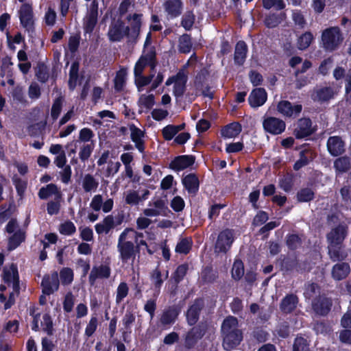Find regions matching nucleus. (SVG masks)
<instances>
[{"label": "nucleus", "instance_id": "f257e3e1", "mask_svg": "<svg viewBox=\"0 0 351 351\" xmlns=\"http://www.w3.org/2000/svg\"><path fill=\"white\" fill-rule=\"evenodd\" d=\"M138 236H141V234L132 228H126L120 234L117 248L120 254V258L123 263H127L135 258L133 240L137 242Z\"/></svg>", "mask_w": 351, "mask_h": 351}, {"label": "nucleus", "instance_id": "f03ea898", "mask_svg": "<svg viewBox=\"0 0 351 351\" xmlns=\"http://www.w3.org/2000/svg\"><path fill=\"white\" fill-rule=\"evenodd\" d=\"M346 235V228L339 225L333 228L328 234V253L330 258L334 261L343 259L345 254L341 251V245Z\"/></svg>", "mask_w": 351, "mask_h": 351}, {"label": "nucleus", "instance_id": "7ed1b4c3", "mask_svg": "<svg viewBox=\"0 0 351 351\" xmlns=\"http://www.w3.org/2000/svg\"><path fill=\"white\" fill-rule=\"evenodd\" d=\"M3 279L8 286L12 287V293H10L8 301L5 302V298L3 294H0V302H5L4 308L8 309L14 303V295L18 293L19 289V275L16 267L14 265H11L10 267H5L3 269Z\"/></svg>", "mask_w": 351, "mask_h": 351}, {"label": "nucleus", "instance_id": "20e7f679", "mask_svg": "<svg viewBox=\"0 0 351 351\" xmlns=\"http://www.w3.org/2000/svg\"><path fill=\"white\" fill-rule=\"evenodd\" d=\"M322 44L328 51L335 50L342 43L343 37L339 27L326 29L322 35Z\"/></svg>", "mask_w": 351, "mask_h": 351}, {"label": "nucleus", "instance_id": "39448f33", "mask_svg": "<svg viewBox=\"0 0 351 351\" xmlns=\"http://www.w3.org/2000/svg\"><path fill=\"white\" fill-rule=\"evenodd\" d=\"M187 75L184 69L179 71L176 75L169 77L165 82L166 86L173 84V95L176 97L183 95L187 82Z\"/></svg>", "mask_w": 351, "mask_h": 351}, {"label": "nucleus", "instance_id": "423d86ee", "mask_svg": "<svg viewBox=\"0 0 351 351\" xmlns=\"http://www.w3.org/2000/svg\"><path fill=\"white\" fill-rule=\"evenodd\" d=\"M234 232L232 230L226 229L221 232L218 236L215 251L217 252H226L231 247L234 241Z\"/></svg>", "mask_w": 351, "mask_h": 351}, {"label": "nucleus", "instance_id": "0eeeda50", "mask_svg": "<svg viewBox=\"0 0 351 351\" xmlns=\"http://www.w3.org/2000/svg\"><path fill=\"white\" fill-rule=\"evenodd\" d=\"M264 130L274 135H278L282 133L286 128L284 121L274 117H269L264 119L263 122Z\"/></svg>", "mask_w": 351, "mask_h": 351}, {"label": "nucleus", "instance_id": "6e6552de", "mask_svg": "<svg viewBox=\"0 0 351 351\" xmlns=\"http://www.w3.org/2000/svg\"><path fill=\"white\" fill-rule=\"evenodd\" d=\"M108 35L111 41H120L125 36L130 35L129 28L122 21H114L110 26Z\"/></svg>", "mask_w": 351, "mask_h": 351}, {"label": "nucleus", "instance_id": "1a4fd4ad", "mask_svg": "<svg viewBox=\"0 0 351 351\" xmlns=\"http://www.w3.org/2000/svg\"><path fill=\"white\" fill-rule=\"evenodd\" d=\"M41 285L44 294L50 295L57 291L59 287L58 273L54 271L49 275L45 276L42 280Z\"/></svg>", "mask_w": 351, "mask_h": 351}, {"label": "nucleus", "instance_id": "9d476101", "mask_svg": "<svg viewBox=\"0 0 351 351\" xmlns=\"http://www.w3.org/2000/svg\"><path fill=\"white\" fill-rule=\"evenodd\" d=\"M278 111L285 117H296L302 110V106L297 104L292 106L288 101H281L277 106Z\"/></svg>", "mask_w": 351, "mask_h": 351}, {"label": "nucleus", "instance_id": "9b49d317", "mask_svg": "<svg viewBox=\"0 0 351 351\" xmlns=\"http://www.w3.org/2000/svg\"><path fill=\"white\" fill-rule=\"evenodd\" d=\"M313 132V129L311 120L308 119H301L298 122L294 134L296 138H302L309 136Z\"/></svg>", "mask_w": 351, "mask_h": 351}, {"label": "nucleus", "instance_id": "f8f14e48", "mask_svg": "<svg viewBox=\"0 0 351 351\" xmlns=\"http://www.w3.org/2000/svg\"><path fill=\"white\" fill-rule=\"evenodd\" d=\"M267 98V95L265 89L258 88L254 89L249 97V103L253 108H257L263 106Z\"/></svg>", "mask_w": 351, "mask_h": 351}, {"label": "nucleus", "instance_id": "ddd939ff", "mask_svg": "<svg viewBox=\"0 0 351 351\" xmlns=\"http://www.w3.org/2000/svg\"><path fill=\"white\" fill-rule=\"evenodd\" d=\"M149 195V191L145 190L141 195H140L136 191L129 190L125 193V203L134 206L138 204L141 202L146 200Z\"/></svg>", "mask_w": 351, "mask_h": 351}, {"label": "nucleus", "instance_id": "4468645a", "mask_svg": "<svg viewBox=\"0 0 351 351\" xmlns=\"http://www.w3.org/2000/svg\"><path fill=\"white\" fill-rule=\"evenodd\" d=\"M223 346L226 350H231L236 348L243 339L241 332H234L231 333L223 334Z\"/></svg>", "mask_w": 351, "mask_h": 351}, {"label": "nucleus", "instance_id": "2eb2a0df", "mask_svg": "<svg viewBox=\"0 0 351 351\" xmlns=\"http://www.w3.org/2000/svg\"><path fill=\"white\" fill-rule=\"evenodd\" d=\"M93 137L94 133L93 130L88 128H84L79 132V139L77 141H73L70 143H68L67 147L73 146V147L71 149L70 152L71 154H75L77 143L79 142L88 143V142L91 141Z\"/></svg>", "mask_w": 351, "mask_h": 351}, {"label": "nucleus", "instance_id": "dca6fc26", "mask_svg": "<svg viewBox=\"0 0 351 351\" xmlns=\"http://www.w3.org/2000/svg\"><path fill=\"white\" fill-rule=\"evenodd\" d=\"M21 23L25 28H29L33 24L32 8L29 4L24 3L19 10Z\"/></svg>", "mask_w": 351, "mask_h": 351}, {"label": "nucleus", "instance_id": "f3484780", "mask_svg": "<svg viewBox=\"0 0 351 351\" xmlns=\"http://www.w3.org/2000/svg\"><path fill=\"white\" fill-rule=\"evenodd\" d=\"M155 58V53L150 50L147 53L144 51L143 55L140 58L134 66V75L142 74L145 66L152 64Z\"/></svg>", "mask_w": 351, "mask_h": 351}, {"label": "nucleus", "instance_id": "a211bd4d", "mask_svg": "<svg viewBox=\"0 0 351 351\" xmlns=\"http://www.w3.org/2000/svg\"><path fill=\"white\" fill-rule=\"evenodd\" d=\"M148 208L144 209L143 214L146 217H156L162 214L165 210V204L160 199H156L149 204Z\"/></svg>", "mask_w": 351, "mask_h": 351}, {"label": "nucleus", "instance_id": "6ab92c4d", "mask_svg": "<svg viewBox=\"0 0 351 351\" xmlns=\"http://www.w3.org/2000/svg\"><path fill=\"white\" fill-rule=\"evenodd\" d=\"M204 305L202 300H197L190 306L186 313V319L190 325L196 323L198 319L199 313Z\"/></svg>", "mask_w": 351, "mask_h": 351}, {"label": "nucleus", "instance_id": "aec40b11", "mask_svg": "<svg viewBox=\"0 0 351 351\" xmlns=\"http://www.w3.org/2000/svg\"><path fill=\"white\" fill-rule=\"evenodd\" d=\"M327 147L329 152L332 156H338L344 151V144L341 138L331 136L327 142Z\"/></svg>", "mask_w": 351, "mask_h": 351}, {"label": "nucleus", "instance_id": "412c9836", "mask_svg": "<svg viewBox=\"0 0 351 351\" xmlns=\"http://www.w3.org/2000/svg\"><path fill=\"white\" fill-rule=\"evenodd\" d=\"M154 104V96L152 94H142L138 101L139 113L148 112Z\"/></svg>", "mask_w": 351, "mask_h": 351}, {"label": "nucleus", "instance_id": "4be33fe9", "mask_svg": "<svg viewBox=\"0 0 351 351\" xmlns=\"http://www.w3.org/2000/svg\"><path fill=\"white\" fill-rule=\"evenodd\" d=\"M131 138L133 142L135 143L136 147L141 152H143L144 150L143 146V138H144V132L141 129L138 128L134 125H131L130 126Z\"/></svg>", "mask_w": 351, "mask_h": 351}, {"label": "nucleus", "instance_id": "5701e85b", "mask_svg": "<svg viewBox=\"0 0 351 351\" xmlns=\"http://www.w3.org/2000/svg\"><path fill=\"white\" fill-rule=\"evenodd\" d=\"M194 163L193 156H181L176 158L171 163V167L176 170H182L189 167Z\"/></svg>", "mask_w": 351, "mask_h": 351}, {"label": "nucleus", "instance_id": "b1692460", "mask_svg": "<svg viewBox=\"0 0 351 351\" xmlns=\"http://www.w3.org/2000/svg\"><path fill=\"white\" fill-rule=\"evenodd\" d=\"M350 271V268L348 263H337L333 267L332 275L334 279L340 280L346 278L349 274Z\"/></svg>", "mask_w": 351, "mask_h": 351}, {"label": "nucleus", "instance_id": "393cba45", "mask_svg": "<svg viewBox=\"0 0 351 351\" xmlns=\"http://www.w3.org/2000/svg\"><path fill=\"white\" fill-rule=\"evenodd\" d=\"M182 184L190 193H196L199 189L198 178L194 174H189L182 179Z\"/></svg>", "mask_w": 351, "mask_h": 351}, {"label": "nucleus", "instance_id": "a878e982", "mask_svg": "<svg viewBox=\"0 0 351 351\" xmlns=\"http://www.w3.org/2000/svg\"><path fill=\"white\" fill-rule=\"evenodd\" d=\"M333 95L334 92L330 88L324 87L315 90L311 97L315 101H324L330 99Z\"/></svg>", "mask_w": 351, "mask_h": 351}, {"label": "nucleus", "instance_id": "bb28decb", "mask_svg": "<svg viewBox=\"0 0 351 351\" xmlns=\"http://www.w3.org/2000/svg\"><path fill=\"white\" fill-rule=\"evenodd\" d=\"M114 225V218L112 215H108L104 219L95 225V230L97 234H107L113 228Z\"/></svg>", "mask_w": 351, "mask_h": 351}, {"label": "nucleus", "instance_id": "cd10ccee", "mask_svg": "<svg viewBox=\"0 0 351 351\" xmlns=\"http://www.w3.org/2000/svg\"><path fill=\"white\" fill-rule=\"evenodd\" d=\"M81 184L84 191L89 193L95 192L97 190L99 182L92 175L86 174L82 179Z\"/></svg>", "mask_w": 351, "mask_h": 351}, {"label": "nucleus", "instance_id": "c85d7f7f", "mask_svg": "<svg viewBox=\"0 0 351 351\" xmlns=\"http://www.w3.org/2000/svg\"><path fill=\"white\" fill-rule=\"evenodd\" d=\"M221 331L223 334L241 332L238 328V321L237 318L234 317H227L222 324Z\"/></svg>", "mask_w": 351, "mask_h": 351}, {"label": "nucleus", "instance_id": "c756f323", "mask_svg": "<svg viewBox=\"0 0 351 351\" xmlns=\"http://www.w3.org/2000/svg\"><path fill=\"white\" fill-rule=\"evenodd\" d=\"M165 10L171 17H176L181 13L180 0H167L165 4Z\"/></svg>", "mask_w": 351, "mask_h": 351}, {"label": "nucleus", "instance_id": "7c9ffc66", "mask_svg": "<svg viewBox=\"0 0 351 351\" xmlns=\"http://www.w3.org/2000/svg\"><path fill=\"white\" fill-rule=\"evenodd\" d=\"M241 132V126L238 123H232L221 130V135L228 138L236 137Z\"/></svg>", "mask_w": 351, "mask_h": 351}, {"label": "nucleus", "instance_id": "2f4dec72", "mask_svg": "<svg viewBox=\"0 0 351 351\" xmlns=\"http://www.w3.org/2000/svg\"><path fill=\"white\" fill-rule=\"evenodd\" d=\"M141 14H134L132 16L128 17V21L131 26V30L129 31V34L132 38H134L138 36L141 24Z\"/></svg>", "mask_w": 351, "mask_h": 351}, {"label": "nucleus", "instance_id": "473e14b6", "mask_svg": "<svg viewBox=\"0 0 351 351\" xmlns=\"http://www.w3.org/2000/svg\"><path fill=\"white\" fill-rule=\"evenodd\" d=\"M298 304V298L293 295L285 297L280 305V308L284 313H290L295 309Z\"/></svg>", "mask_w": 351, "mask_h": 351}, {"label": "nucleus", "instance_id": "72a5a7b5", "mask_svg": "<svg viewBox=\"0 0 351 351\" xmlns=\"http://www.w3.org/2000/svg\"><path fill=\"white\" fill-rule=\"evenodd\" d=\"M247 46L243 41L237 43L235 47L234 60L238 64H242L245 59Z\"/></svg>", "mask_w": 351, "mask_h": 351}, {"label": "nucleus", "instance_id": "f704fd0d", "mask_svg": "<svg viewBox=\"0 0 351 351\" xmlns=\"http://www.w3.org/2000/svg\"><path fill=\"white\" fill-rule=\"evenodd\" d=\"M184 128V124L178 125H169L162 129V135L165 140L170 141L174 136Z\"/></svg>", "mask_w": 351, "mask_h": 351}, {"label": "nucleus", "instance_id": "c9c22d12", "mask_svg": "<svg viewBox=\"0 0 351 351\" xmlns=\"http://www.w3.org/2000/svg\"><path fill=\"white\" fill-rule=\"evenodd\" d=\"M97 21V10H92L84 21V29L86 32H91Z\"/></svg>", "mask_w": 351, "mask_h": 351}, {"label": "nucleus", "instance_id": "e433bc0d", "mask_svg": "<svg viewBox=\"0 0 351 351\" xmlns=\"http://www.w3.org/2000/svg\"><path fill=\"white\" fill-rule=\"evenodd\" d=\"M53 195L59 196V191L55 184H50L40 189L38 196L40 199H47Z\"/></svg>", "mask_w": 351, "mask_h": 351}, {"label": "nucleus", "instance_id": "4c0bfd02", "mask_svg": "<svg viewBox=\"0 0 351 351\" xmlns=\"http://www.w3.org/2000/svg\"><path fill=\"white\" fill-rule=\"evenodd\" d=\"M79 64L77 62H73L71 64L69 73V86L70 89H74L78 83V73Z\"/></svg>", "mask_w": 351, "mask_h": 351}, {"label": "nucleus", "instance_id": "58836bf2", "mask_svg": "<svg viewBox=\"0 0 351 351\" xmlns=\"http://www.w3.org/2000/svg\"><path fill=\"white\" fill-rule=\"evenodd\" d=\"M334 167L339 173L345 172L351 167V160L347 157L337 158L334 162Z\"/></svg>", "mask_w": 351, "mask_h": 351}, {"label": "nucleus", "instance_id": "ea45409f", "mask_svg": "<svg viewBox=\"0 0 351 351\" xmlns=\"http://www.w3.org/2000/svg\"><path fill=\"white\" fill-rule=\"evenodd\" d=\"M25 239L24 232L21 230H17L10 238L8 247L10 250L15 249Z\"/></svg>", "mask_w": 351, "mask_h": 351}, {"label": "nucleus", "instance_id": "a19ab883", "mask_svg": "<svg viewBox=\"0 0 351 351\" xmlns=\"http://www.w3.org/2000/svg\"><path fill=\"white\" fill-rule=\"evenodd\" d=\"M110 274V269L108 267H100L98 269H93L90 274V281L93 283L97 277L108 278Z\"/></svg>", "mask_w": 351, "mask_h": 351}, {"label": "nucleus", "instance_id": "79ce46f5", "mask_svg": "<svg viewBox=\"0 0 351 351\" xmlns=\"http://www.w3.org/2000/svg\"><path fill=\"white\" fill-rule=\"evenodd\" d=\"M331 306V302L329 300L324 298L322 301L313 304L314 310L319 314L324 315L328 312Z\"/></svg>", "mask_w": 351, "mask_h": 351}, {"label": "nucleus", "instance_id": "37998d69", "mask_svg": "<svg viewBox=\"0 0 351 351\" xmlns=\"http://www.w3.org/2000/svg\"><path fill=\"white\" fill-rule=\"evenodd\" d=\"M313 40V34L311 32H305L300 36L298 40V47L300 49H305L309 47Z\"/></svg>", "mask_w": 351, "mask_h": 351}, {"label": "nucleus", "instance_id": "c03bdc74", "mask_svg": "<svg viewBox=\"0 0 351 351\" xmlns=\"http://www.w3.org/2000/svg\"><path fill=\"white\" fill-rule=\"evenodd\" d=\"M244 274V267L241 261L236 260L232 269V276L235 280L241 279Z\"/></svg>", "mask_w": 351, "mask_h": 351}, {"label": "nucleus", "instance_id": "a18cd8bd", "mask_svg": "<svg viewBox=\"0 0 351 351\" xmlns=\"http://www.w3.org/2000/svg\"><path fill=\"white\" fill-rule=\"evenodd\" d=\"M94 149V143L93 142L90 143H83L81 146L79 156L82 161L86 160L90 156Z\"/></svg>", "mask_w": 351, "mask_h": 351}, {"label": "nucleus", "instance_id": "49530a36", "mask_svg": "<svg viewBox=\"0 0 351 351\" xmlns=\"http://www.w3.org/2000/svg\"><path fill=\"white\" fill-rule=\"evenodd\" d=\"M203 335L202 330L198 327H195L188 333L186 337V343L189 346Z\"/></svg>", "mask_w": 351, "mask_h": 351}, {"label": "nucleus", "instance_id": "de8ad7c7", "mask_svg": "<svg viewBox=\"0 0 351 351\" xmlns=\"http://www.w3.org/2000/svg\"><path fill=\"white\" fill-rule=\"evenodd\" d=\"M129 287L125 282H121L117 289L116 294V303H121L123 299L128 295Z\"/></svg>", "mask_w": 351, "mask_h": 351}, {"label": "nucleus", "instance_id": "09e8293b", "mask_svg": "<svg viewBox=\"0 0 351 351\" xmlns=\"http://www.w3.org/2000/svg\"><path fill=\"white\" fill-rule=\"evenodd\" d=\"M312 158V154L308 151H304L300 153V158L297 160L294 165V169L299 170L302 167L306 165L310 159Z\"/></svg>", "mask_w": 351, "mask_h": 351}, {"label": "nucleus", "instance_id": "8fccbe9b", "mask_svg": "<svg viewBox=\"0 0 351 351\" xmlns=\"http://www.w3.org/2000/svg\"><path fill=\"white\" fill-rule=\"evenodd\" d=\"M178 315V311L175 308L169 309L165 311L162 317L161 322L163 324H169L173 323Z\"/></svg>", "mask_w": 351, "mask_h": 351}, {"label": "nucleus", "instance_id": "3c124183", "mask_svg": "<svg viewBox=\"0 0 351 351\" xmlns=\"http://www.w3.org/2000/svg\"><path fill=\"white\" fill-rule=\"evenodd\" d=\"M153 75L143 76L142 74L135 75V84L139 92L143 90V88L148 85L152 80Z\"/></svg>", "mask_w": 351, "mask_h": 351}, {"label": "nucleus", "instance_id": "603ef678", "mask_svg": "<svg viewBox=\"0 0 351 351\" xmlns=\"http://www.w3.org/2000/svg\"><path fill=\"white\" fill-rule=\"evenodd\" d=\"M127 72L125 69L119 70L114 78V88L117 90H121L125 84Z\"/></svg>", "mask_w": 351, "mask_h": 351}, {"label": "nucleus", "instance_id": "864d4df0", "mask_svg": "<svg viewBox=\"0 0 351 351\" xmlns=\"http://www.w3.org/2000/svg\"><path fill=\"white\" fill-rule=\"evenodd\" d=\"M191 40L189 35H183L179 39V50L182 53H189L191 48Z\"/></svg>", "mask_w": 351, "mask_h": 351}, {"label": "nucleus", "instance_id": "5fc2aeb1", "mask_svg": "<svg viewBox=\"0 0 351 351\" xmlns=\"http://www.w3.org/2000/svg\"><path fill=\"white\" fill-rule=\"evenodd\" d=\"M76 230L74 223L71 221H65L62 223L59 228V231L64 235H71Z\"/></svg>", "mask_w": 351, "mask_h": 351}, {"label": "nucleus", "instance_id": "6e6d98bb", "mask_svg": "<svg viewBox=\"0 0 351 351\" xmlns=\"http://www.w3.org/2000/svg\"><path fill=\"white\" fill-rule=\"evenodd\" d=\"M191 247V241L189 239H182L176 245V250L178 253L187 254Z\"/></svg>", "mask_w": 351, "mask_h": 351}, {"label": "nucleus", "instance_id": "4d7b16f0", "mask_svg": "<svg viewBox=\"0 0 351 351\" xmlns=\"http://www.w3.org/2000/svg\"><path fill=\"white\" fill-rule=\"evenodd\" d=\"M60 279L63 284L71 283L73 280V272L69 268H64L60 271Z\"/></svg>", "mask_w": 351, "mask_h": 351}, {"label": "nucleus", "instance_id": "13d9d810", "mask_svg": "<svg viewBox=\"0 0 351 351\" xmlns=\"http://www.w3.org/2000/svg\"><path fill=\"white\" fill-rule=\"evenodd\" d=\"M263 6L267 9L274 8L276 10H282L285 4L282 0H263Z\"/></svg>", "mask_w": 351, "mask_h": 351}, {"label": "nucleus", "instance_id": "bf43d9fd", "mask_svg": "<svg viewBox=\"0 0 351 351\" xmlns=\"http://www.w3.org/2000/svg\"><path fill=\"white\" fill-rule=\"evenodd\" d=\"M121 167V163L118 161L113 162V161H109L108 163L107 168L104 172V174L106 177H110L111 176L114 175L117 173L119 168Z\"/></svg>", "mask_w": 351, "mask_h": 351}, {"label": "nucleus", "instance_id": "052dcab7", "mask_svg": "<svg viewBox=\"0 0 351 351\" xmlns=\"http://www.w3.org/2000/svg\"><path fill=\"white\" fill-rule=\"evenodd\" d=\"M314 193L310 189H304L298 193L300 202H308L313 198Z\"/></svg>", "mask_w": 351, "mask_h": 351}, {"label": "nucleus", "instance_id": "680f3d73", "mask_svg": "<svg viewBox=\"0 0 351 351\" xmlns=\"http://www.w3.org/2000/svg\"><path fill=\"white\" fill-rule=\"evenodd\" d=\"M308 343L305 339L302 337H297L293 344V351H304Z\"/></svg>", "mask_w": 351, "mask_h": 351}, {"label": "nucleus", "instance_id": "e2e57ef3", "mask_svg": "<svg viewBox=\"0 0 351 351\" xmlns=\"http://www.w3.org/2000/svg\"><path fill=\"white\" fill-rule=\"evenodd\" d=\"M62 105V99L61 98H58L54 101L52 108H51V117L53 119H56L59 116Z\"/></svg>", "mask_w": 351, "mask_h": 351}, {"label": "nucleus", "instance_id": "0e129e2a", "mask_svg": "<svg viewBox=\"0 0 351 351\" xmlns=\"http://www.w3.org/2000/svg\"><path fill=\"white\" fill-rule=\"evenodd\" d=\"M97 327V319L95 317H91L88 325L86 327L85 334L88 337L91 336L96 330Z\"/></svg>", "mask_w": 351, "mask_h": 351}, {"label": "nucleus", "instance_id": "69168bd1", "mask_svg": "<svg viewBox=\"0 0 351 351\" xmlns=\"http://www.w3.org/2000/svg\"><path fill=\"white\" fill-rule=\"evenodd\" d=\"M40 326L43 329L50 333L52 329V321L51 317L48 314H45L43 316V320L40 321Z\"/></svg>", "mask_w": 351, "mask_h": 351}, {"label": "nucleus", "instance_id": "338daca9", "mask_svg": "<svg viewBox=\"0 0 351 351\" xmlns=\"http://www.w3.org/2000/svg\"><path fill=\"white\" fill-rule=\"evenodd\" d=\"M171 206L176 212L181 211L184 207V202L182 197H175L171 201Z\"/></svg>", "mask_w": 351, "mask_h": 351}, {"label": "nucleus", "instance_id": "774afa93", "mask_svg": "<svg viewBox=\"0 0 351 351\" xmlns=\"http://www.w3.org/2000/svg\"><path fill=\"white\" fill-rule=\"evenodd\" d=\"M194 21H195L194 15L192 13L189 12V13L186 14L182 19V26L186 29H189L193 26Z\"/></svg>", "mask_w": 351, "mask_h": 351}]
</instances>
